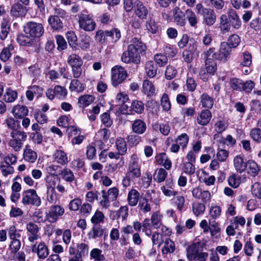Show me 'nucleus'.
<instances>
[{"mask_svg":"<svg viewBox=\"0 0 261 261\" xmlns=\"http://www.w3.org/2000/svg\"><path fill=\"white\" fill-rule=\"evenodd\" d=\"M8 236L11 241L20 240L21 238L20 229H17L15 226L11 225L7 229Z\"/></svg>","mask_w":261,"mask_h":261,"instance_id":"38","label":"nucleus"},{"mask_svg":"<svg viewBox=\"0 0 261 261\" xmlns=\"http://www.w3.org/2000/svg\"><path fill=\"white\" fill-rule=\"evenodd\" d=\"M251 138L257 143H261V129L253 128L250 132Z\"/></svg>","mask_w":261,"mask_h":261,"instance_id":"59","label":"nucleus"},{"mask_svg":"<svg viewBox=\"0 0 261 261\" xmlns=\"http://www.w3.org/2000/svg\"><path fill=\"white\" fill-rule=\"evenodd\" d=\"M47 22L53 31L59 32L63 29L64 23L62 20L56 16L50 15Z\"/></svg>","mask_w":261,"mask_h":261,"instance_id":"18","label":"nucleus"},{"mask_svg":"<svg viewBox=\"0 0 261 261\" xmlns=\"http://www.w3.org/2000/svg\"><path fill=\"white\" fill-rule=\"evenodd\" d=\"M79 24L80 28L86 32L93 31L96 25L92 15L85 13L79 15Z\"/></svg>","mask_w":261,"mask_h":261,"instance_id":"8","label":"nucleus"},{"mask_svg":"<svg viewBox=\"0 0 261 261\" xmlns=\"http://www.w3.org/2000/svg\"><path fill=\"white\" fill-rule=\"evenodd\" d=\"M94 100V97L90 95H84L80 96L78 104L81 108H85L90 105Z\"/></svg>","mask_w":261,"mask_h":261,"instance_id":"40","label":"nucleus"},{"mask_svg":"<svg viewBox=\"0 0 261 261\" xmlns=\"http://www.w3.org/2000/svg\"><path fill=\"white\" fill-rule=\"evenodd\" d=\"M142 92L148 97H151L155 95V89L151 81L148 80L143 81Z\"/></svg>","mask_w":261,"mask_h":261,"instance_id":"27","label":"nucleus"},{"mask_svg":"<svg viewBox=\"0 0 261 261\" xmlns=\"http://www.w3.org/2000/svg\"><path fill=\"white\" fill-rule=\"evenodd\" d=\"M116 145L118 151L121 155H124L126 153L127 146L124 139L122 138H118L116 141Z\"/></svg>","mask_w":261,"mask_h":261,"instance_id":"46","label":"nucleus"},{"mask_svg":"<svg viewBox=\"0 0 261 261\" xmlns=\"http://www.w3.org/2000/svg\"><path fill=\"white\" fill-rule=\"evenodd\" d=\"M186 15L190 25L193 27H196L198 23V18L196 14L191 9H188L186 11Z\"/></svg>","mask_w":261,"mask_h":261,"instance_id":"45","label":"nucleus"},{"mask_svg":"<svg viewBox=\"0 0 261 261\" xmlns=\"http://www.w3.org/2000/svg\"><path fill=\"white\" fill-rule=\"evenodd\" d=\"M189 140V138L188 135L186 133H183L177 137L175 142L179 145L181 149L184 150L187 146Z\"/></svg>","mask_w":261,"mask_h":261,"instance_id":"52","label":"nucleus"},{"mask_svg":"<svg viewBox=\"0 0 261 261\" xmlns=\"http://www.w3.org/2000/svg\"><path fill=\"white\" fill-rule=\"evenodd\" d=\"M148 13L147 8L141 2H138L136 4L135 14L140 19H145Z\"/></svg>","mask_w":261,"mask_h":261,"instance_id":"25","label":"nucleus"},{"mask_svg":"<svg viewBox=\"0 0 261 261\" xmlns=\"http://www.w3.org/2000/svg\"><path fill=\"white\" fill-rule=\"evenodd\" d=\"M92 38L87 35H83L81 36L79 45L82 50H86L90 46Z\"/></svg>","mask_w":261,"mask_h":261,"instance_id":"47","label":"nucleus"},{"mask_svg":"<svg viewBox=\"0 0 261 261\" xmlns=\"http://www.w3.org/2000/svg\"><path fill=\"white\" fill-rule=\"evenodd\" d=\"M66 37L69 45L72 48V49H76L77 38L75 34L72 31H68L66 33Z\"/></svg>","mask_w":261,"mask_h":261,"instance_id":"44","label":"nucleus"},{"mask_svg":"<svg viewBox=\"0 0 261 261\" xmlns=\"http://www.w3.org/2000/svg\"><path fill=\"white\" fill-rule=\"evenodd\" d=\"M0 170L2 174L5 176L12 174L14 172V169L12 166L2 162H0Z\"/></svg>","mask_w":261,"mask_h":261,"instance_id":"56","label":"nucleus"},{"mask_svg":"<svg viewBox=\"0 0 261 261\" xmlns=\"http://www.w3.org/2000/svg\"><path fill=\"white\" fill-rule=\"evenodd\" d=\"M229 85L233 90L244 91L247 93H250L255 86V83L251 80L244 82L241 79L235 77L230 79Z\"/></svg>","mask_w":261,"mask_h":261,"instance_id":"2","label":"nucleus"},{"mask_svg":"<svg viewBox=\"0 0 261 261\" xmlns=\"http://www.w3.org/2000/svg\"><path fill=\"white\" fill-rule=\"evenodd\" d=\"M233 166L237 172L242 173L247 167V162L242 156L237 155L233 159Z\"/></svg>","mask_w":261,"mask_h":261,"instance_id":"19","label":"nucleus"},{"mask_svg":"<svg viewBox=\"0 0 261 261\" xmlns=\"http://www.w3.org/2000/svg\"><path fill=\"white\" fill-rule=\"evenodd\" d=\"M76 247L77 250L75 254V258L76 260L72 259L69 261H82V257L88 255L89 246L87 244L84 243L78 244H77Z\"/></svg>","mask_w":261,"mask_h":261,"instance_id":"22","label":"nucleus"},{"mask_svg":"<svg viewBox=\"0 0 261 261\" xmlns=\"http://www.w3.org/2000/svg\"><path fill=\"white\" fill-rule=\"evenodd\" d=\"M138 207L144 213L149 212L151 210V206L148 199L145 198H141L139 201Z\"/></svg>","mask_w":261,"mask_h":261,"instance_id":"51","label":"nucleus"},{"mask_svg":"<svg viewBox=\"0 0 261 261\" xmlns=\"http://www.w3.org/2000/svg\"><path fill=\"white\" fill-rule=\"evenodd\" d=\"M212 117V113L209 110H203L197 116V123L200 125H206L210 122Z\"/></svg>","mask_w":261,"mask_h":261,"instance_id":"21","label":"nucleus"},{"mask_svg":"<svg viewBox=\"0 0 261 261\" xmlns=\"http://www.w3.org/2000/svg\"><path fill=\"white\" fill-rule=\"evenodd\" d=\"M154 60L159 66H164L168 63V58L164 54H156L154 56Z\"/></svg>","mask_w":261,"mask_h":261,"instance_id":"63","label":"nucleus"},{"mask_svg":"<svg viewBox=\"0 0 261 261\" xmlns=\"http://www.w3.org/2000/svg\"><path fill=\"white\" fill-rule=\"evenodd\" d=\"M127 76L126 70L121 66L116 65L111 69V81L114 87L123 83Z\"/></svg>","mask_w":261,"mask_h":261,"instance_id":"6","label":"nucleus"},{"mask_svg":"<svg viewBox=\"0 0 261 261\" xmlns=\"http://www.w3.org/2000/svg\"><path fill=\"white\" fill-rule=\"evenodd\" d=\"M241 42L240 37L237 34L230 35L228 39L227 44L231 48L237 47Z\"/></svg>","mask_w":261,"mask_h":261,"instance_id":"64","label":"nucleus"},{"mask_svg":"<svg viewBox=\"0 0 261 261\" xmlns=\"http://www.w3.org/2000/svg\"><path fill=\"white\" fill-rule=\"evenodd\" d=\"M55 161L62 165L66 164L68 163V157L66 153L64 151L58 150L54 154Z\"/></svg>","mask_w":261,"mask_h":261,"instance_id":"36","label":"nucleus"},{"mask_svg":"<svg viewBox=\"0 0 261 261\" xmlns=\"http://www.w3.org/2000/svg\"><path fill=\"white\" fill-rule=\"evenodd\" d=\"M247 166L248 167V173L252 176H256L259 171V168L257 164L253 160H249L247 162Z\"/></svg>","mask_w":261,"mask_h":261,"instance_id":"58","label":"nucleus"},{"mask_svg":"<svg viewBox=\"0 0 261 261\" xmlns=\"http://www.w3.org/2000/svg\"><path fill=\"white\" fill-rule=\"evenodd\" d=\"M28 12L27 7L18 2L12 4L10 9V15L12 17L18 18L25 16Z\"/></svg>","mask_w":261,"mask_h":261,"instance_id":"11","label":"nucleus"},{"mask_svg":"<svg viewBox=\"0 0 261 261\" xmlns=\"http://www.w3.org/2000/svg\"><path fill=\"white\" fill-rule=\"evenodd\" d=\"M157 65L152 61H148L145 64V71L150 78L154 77L157 73Z\"/></svg>","mask_w":261,"mask_h":261,"instance_id":"32","label":"nucleus"},{"mask_svg":"<svg viewBox=\"0 0 261 261\" xmlns=\"http://www.w3.org/2000/svg\"><path fill=\"white\" fill-rule=\"evenodd\" d=\"M54 93H55L56 96L61 99H64L67 94V90L64 87L59 85L55 86Z\"/></svg>","mask_w":261,"mask_h":261,"instance_id":"60","label":"nucleus"},{"mask_svg":"<svg viewBox=\"0 0 261 261\" xmlns=\"http://www.w3.org/2000/svg\"><path fill=\"white\" fill-rule=\"evenodd\" d=\"M17 92L15 90L10 88L7 89L4 95L3 99L6 102H12L17 98Z\"/></svg>","mask_w":261,"mask_h":261,"instance_id":"42","label":"nucleus"},{"mask_svg":"<svg viewBox=\"0 0 261 261\" xmlns=\"http://www.w3.org/2000/svg\"><path fill=\"white\" fill-rule=\"evenodd\" d=\"M200 102L203 108L211 109L214 105V100L207 93H203L200 97Z\"/></svg>","mask_w":261,"mask_h":261,"instance_id":"29","label":"nucleus"},{"mask_svg":"<svg viewBox=\"0 0 261 261\" xmlns=\"http://www.w3.org/2000/svg\"><path fill=\"white\" fill-rule=\"evenodd\" d=\"M192 192L195 198L200 199L203 202L206 203L211 200V194L207 190H202L199 187H196L192 190Z\"/></svg>","mask_w":261,"mask_h":261,"instance_id":"13","label":"nucleus"},{"mask_svg":"<svg viewBox=\"0 0 261 261\" xmlns=\"http://www.w3.org/2000/svg\"><path fill=\"white\" fill-rule=\"evenodd\" d=\"M12 112L15 118L20 119L28 115L29 111L26 106L17 105L13 107Z\"/></svg>","mask_w":261,"mask_h":261,"instance_id":"26","label":"nucleus"},{"mask_svg":"<svg viewBox=\"0 0 261 261\" xmlns=\"http://www.w3.org/2000/svg\"><path fill=\"white\" fill-rule=\"evenodd\" d=\"M23 159L30 163H34L37 158V153L30 146L27 145L23 150Z\"/></svg>","mask_w":261,"mask_h":261,"instance_id":"24","label":"nucleus"},{"mask_svg":"<svg viewBox=\"0 0 261 261\" xmlns=\"http://www.w3.org/2000/svg\"><path fill=\"white\" fill-rule=\"evenodd\" d=\"M175 185L172 179H168L166 181L165 185L161 188V190L165 196L167 197L175 196L177 192L174 189Z\"/></svg>","mask_w":261,"mask_h":261,"instance_id":"16","label":"nucleus"},{"mask_svg":"<svg viewBox=\"0 0 261 261\" xmlns=\"http://www.w3.org/2000/svg\"><path fill=\"white\" fill-rule=\"evenodd\" d=\"M126 173L135 179L141 176V165L139 159L136 154H133L131 155Z\"/></svg>","mask_w":261,"mask_h":261,"instance_id":"7","label":"nucleus"},{"mask_svg":"<svg viewBox=\"0 0 261 261\" xmlns=\"http://www.w3.org/2000/svg\"><path fill=\"white\" fill-rule=\"evenodd\" d=\"M23 31L33 38H39L44 34V29L41 23L31 21L25 24Z\"/></svg>","mask_w":261,"mask_h":261,"instance_id":"3","label":"nucleus"},{"mask_svg":"<svg viewBox=\"0 0 261 261\" xmlns=\"http://www.w3.org/2000/svg\"><path fill=\"white\" fill-rule=\"evenodd\" d=\"M67 63L71 67L82 66L83 60L81 58L76 54H72L68 56Z\"/></svg>","mask_w":261,"mask_h":261,"instance_id":"39","label":"nucleus"},{"mask_svg":"<svg viewBox=\"0 0 261 261\" xmlns=\"http://www.w3.org/2000/svg\"><path fill=\"white\" fill-rule=\"evenodd\" d=\"M10 136L12 139L9 141V145L15 151H19L23 146V142L27 140L26 133L19 129L12 130Z\"/></svg>","mask_w":261,"mask_h":261,"instance_id":"4","label":"nucleus"},{"mask_svg":"<svg viewBox=\"0 0 261 261\" xmlns=\"http://www.w3.org/2000/svg\"><path fill=\"white\" fill-rule=\"evenodd\" d=\"M217 64L214 60L208 59L205 61V69L211 75H214L217 70Z\"/></svg>","mask_w":261,"mask_h":261,"instance_id":"48","label":"nucleus"},{"mask_svg":"<svg viewBox=\"0 0 261 261\" xmlns=\"http://www.w3.org/2000/svg\"><path fill=\"white\" fill-rule=\"evenodd\" d=\"M161 106L163 111L168 112L171 108V104L167 93H164L161 98Z\"/></svg>","mask_w":261,"mask_h":261,"instance_id":"50","label":"nucleus"},{"mask_svg":"<svg viewBox=\"0 0 261 261\" xmlns=\"http://www.w3.org/2000/svg\"><path fill=\"white\" fill-rule=\"evenodd\" d=\"M199 53L197 50V45L196 43H190L188 48L184 50L182 57L185 62L188 63L192 62L193 60V56L198 55Z\"/></svg>","mask_w":261,"mask_h":261,"instance_id":"14","label":"nucleus"},{"mask_svg":"<svg viewBox=\"0 0 261 261\" xmlns=\"http://www.w3.org/2000/svg\"><path fill=\"white\" fill-rule=\"evenodd\" d=\"M231 25L227 19V16L225 14H222L220 17V29L223 33L229 32Z\"/></svg>","mask_w":261,"mask_h":261,"instance_id":"34","label":"nucleus"},{"mask_svg":"<svg viewBox=\"0 0 261 261\" xmlns=\"http://www.w3.org/2000/svg\"><path fill=\"white\" fill-rule=\"evenodd\" d=\"M103 234V229L100 224H94L91 231L89 232L88 236L89 239H96L101 238Z\"/></svg>","mask_w":261,"mask_h":261,"instance_id":"31","label":"nucleus"},{"mask_svg":"<svg viewBox=\"0 0 261 261\" xmlns=\"http://www.w3.org/2000/svg\"><path fill=\"white\" fill-rule=\"evenodd\" d=\"M0 30V39L2 41L5 40L10 32V26L8 20L4 19L2 21Z\"/></svg>","mask_w":261,"mask_h":261,"instance_id":"35","label":"nucleus"},{"mask_svg":"<svg viewBox=\"0 0 261 261\" xmlns=\"http://www.w3.org/2000/svg\"><path fill=\"white\" fill-rule=\"evenodd\" d=\"M231 51V47L228 45L227 42L221 43L218 51L214 54L215 60L223 63L226 62L229 58Z\"/></svg>","mask_w":261,"mask_h":261,"instance_id":"10","label":"nucleus"},{"mask_svg":"<svg viewBox=\"0 0 261 261\" xmlns=\"http://www.w3.org/2000/svg\"><path fill=\"white\" fill-rule=\"evenodd\" d=\"M145 109L144 103L143 101L138 100H133L131 102L130 113L133 112L137 114H142L144 113Z\"/></svg>","mask_w":261,"mask_h":261,"instance_id":"28","label":"nucleus"},{"mask_svg":"<svg viewBox=\"0 0 261 261\" xmlns=\"http://www.w3.org/2000/svg\"><path fill=\"white\" fill-rule=\"evenodd\" d=\"M101 193V197L99 198V204L102 207L108 208L110 206L112 201L107 195L106 190H102Z\"/></svg>","mask_w":261,"mask_h":261,"instance_id":"53","label":"nucleus"},{"mask_svg":"<svg viewBox=\"0 0 261 261\" xmlns=\"http://www.w3.org/2000/svg\"><path fill=\"white\" fill-rule=\"evenodd\" d=\"M27 230L28 231V240L30 242L33 243L39 238L38 232L39 227L38 225L33 222H30L27 224Z\"/></svg>","mask_w":261,"mask_h":261,"instance_id":"15","label":"nucleus"},{"mask_svg":"<svg viewBox=\"0 0 261 261\" xmlns=\"http://www.w3.org/2000/svg\"><path fill=\"white\" fill-rule=\"evenodd\" d=\"M205 210V205L201 202H195L192 204V211L196 216L202 215Z\"/></svg>","mask_w":261,"mask_h":261,"instance_id":"49","label":"nucleus"},{"mask_svg":"<svg viewBox=\"0 0 261 261\" xmlns=\"http://www.w3.org/2000/svg\"><path fill=\"white\" fill-rule=\"evenodd\" d=\"M147 129L146 123L140 119H137L132 124V132L137 135L144 134Z\"/></svg>","mask_w":261,"mask_h":261,"instance_id":"17","label":"nucleus"},{"mask_svg":"<svg viewBox=\"0 0 261 261\" xmlns=\"http://www.w3.org/2000/svg\"><path fill=\"white\" fill-rule=\"evenodd\" d=\"M90 259L94 261H104L106 259L102 250L98 248H93L90 252Z\"/></svg>","mask_w":261,"mask_h":261,"instance_id":"37","label":"nucleus"},{"mask_svg":"<svg viewBox=\"0 0 261 261\" xmlns=\"http://www.w3.org/2000/svg\"><path fill=\"white\" fill-rule=\"evenodd\" d=\"M199 252V247L194 244L190 246L187 251V256L189 260L196 259Z\"/></svg>","mask_w":261,"mask_h":261,"instance_id":"41","label":"nucleus"},{"mask_svg":"<svg viewBox=\"0 0 261 261\" xmlns=\"http://www.w3.org/2000/svg\"><path fill=\"white\" fill-rule=\"evenodd\" d=\"M146 49L145 44L138 38L132 39L130 44L127 46L121 56V61L126 64L134 63L138 64L140 62V54L144 53Z\"/></svg>","mask_w":261,"mask_h":261,"instance_id":"1","label":"nucleus"},{"mask_svg":"<svg viewBox=\"0 0 261 261\" xmlns=\"http://www.w3.org/2000/svg\"><path fill=\"white\" fill-rule=\"evenodd\" d=\"M22 203L24 205H33L39 207L41 204V200L34 189L24 191L22 195Z\"/></svg>","mask_w":261,"mask_h":261,"instance_id":"5","label":"nucleus"},{"mask_svg":"<svg viewBox=\"0 0 261 261\" xmlns=\"http://www.w3.org/2000/svg\"><path fill=\"white\" fill-rule=\"evenodd\" d=\"M227 19L234 30L239 29L242 26V21L237 12L232 9H229L227 11Z\"/></svg>","mask_w":261,"mask_h":261,"instance_id":"12","label":"nucleus"},{"mask_svg":"<svg viewBox=\"0 0 261 261\" xmlns=\"http://www.w3.org/2000/svg\"><path fill=\"white\" fill-rule=\"evenodd\" d=\"M29 35L21 33L17 35V41L19 45L21 46H31L34 43L33 39Z\"/></svg>","mask_w":261,"mask_h":261,"instance_id":"30","label":"nucleus"},{"mask_svg":"<svg viewBox=\"0 0 261 261\" xmlns=\"http://www.w3.org/2000/svg\"><path fill=\"white\" fill-rule=\"evenodd\" d=\"M69 89L71 91L82 92L85 89V86L76 79L72 80L69 86Z\"/></svg>","mask_w":261,"mask_h":261,"instance_id":"43","label":"nucleus"},{"mask_svg":"<svg viewBox=\"0 0 261 261\" xmlns=\"http://www.w3.org/2000/svg\"><path fill=\"white\" fill-rule=\"evenodd\" d=\"M167 175V172L163 168H159L155 171V175H154V179L158 182H163Z\"/></svg>","mask_w":261,"mask_h":261,"instance_id":"55","label":"nucleus"},{"mask_svg":"<svg viewBox=\"0 0 261 261\" xmlns=\"http://www.w3.org/2000/svg\"><path fill=\"white\" fill-rule=\"evenodd\" d=\"M203 11V14L201 15L203 17L204 23L208 26L213 25L216 20V16L214 10L208 8Z\"/></svg>","mask_w":261,"mask_h":261,"instance_id":"20","label":"nucleus"},{"mask_svg":"<svg viewBox=\"0 0 261 261\" xmlns=\"http://www.w3.org/2000/svg\"><path fill=\"white\" fill-rule=\"evenodd\" d=\"M175 250V245L174 242L170 239H167L164 242V246L162 248L163 254L172 253Z\"/></svg>","mask_w":261,"mask_h":261,"instance_id":"54","label":"nucleus"},{"mask_svg":"<svg viewBox=\"0 0 261 261\" xmlns=\"http://www.w3.org/2000/svg\"><path fill=\"white\" fill-rule=\"evenodd\" d=\"M111 34L110 32H108V30L104 31L102 30H99L96 31L94 38L100 43L103 44L108 41V36Z\"/></svg>","mask_w":261,"mask_h":261,"instance_id":"33","label":"nucleus"},{"mask_svg":"<svg viewBox=\"0 0 261 261\" xmlns=\"http://www.w3.org/2000/svg\"><path fill=\"white\" fill-rule=\"evenodd\" d=\"M62 178L67 182H72L74 179V176L73 172L69 169H64L60 173Z\"/></svg>","mask_w":261,"mask_h":261,"instance_id":"57","label":"nucleus"},{"mask_svg":"<svg viewBox=\"0 0 261 261\" xmlns=\"http://www.w3.org/2000/svg\"><path fill=\"white\" fill-rule=\"evenodd\" d=\"M37 255L41 259H44L48 255L47 247L43 243H40L37 248Z\"/></svg>","mask_w":261,"mask_h":261,"instance_id":"62","label":"nucleus"},{"mask_svg":"<svg viewBox=\"0 0 261 261\" xmlns=\"http://www.w3.org/2000/svg\"><path fill=\"white\" fill-rule=\"evenodd\" d=\"M13 46L10 44L7 47H5L2 50L0 54V59L4 62H6L9 60L11 56L10 50L13 49Z\"/></svg>","mask_w":261,"mask_h":261,"instance_id":"61","label":"nucleus"},{"mask_svg":"<svg viewBox=\"0 0 261 261\" xmlns=\"http://www.w3.org/2000/svg\"><path fill=\"white\" fill-rule=\"evenodd\" d=\"M140 193L135 189H132L128 192L127 201L131 206H135L137 205L140 199Z\"/></svg>","mask_w":261,"mask_h":261,"instance_id":"23","label":"nucleus"},{"mask_svg":"<svg viewBox=\"0 0 261 261\" xmlns=\"http://www.w3.org/2000/svg\"><path fill=\"white\" fill-rule=\"evenodd\" d=\"M65 214L64 208L60 205L54 204L49 207L46 213V218L48 221L51 223H55L61 218Z\"/></svg>","mask_w":261,"mask_h":261,"instance_id":"9","label":"nucleus"}]
</instances>
